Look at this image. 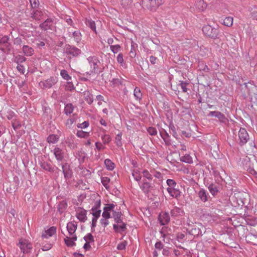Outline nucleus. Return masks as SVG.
<instances>
[{
  "label": "nucleus",
  "instance_id": "a18cd8bd",
  "mask_svg": "<svg viewBox=\"0 0 257 257\" xmlns=\"http://www.w3.org/2000/svg\"><path fill=\"white\" fill-rule=\"evenodd\" d=\"M233 18L231 17H226L222 22V24L227 27H230L233 24Z\"/></svg>",
  "mask_w": 257,
  "mask_h": 257
},
{
  "label": "nucleus",
  "instance_id": "72a5a7b5",
  "mask_svg": "<svg viewBox=\"0 0 257 257\" xmlns=\"http://www.w3.org/2000/svg\"><path fill=\"white\" fill-rule=\"evenodd\" d=\"M208 189L213 196H215L219 192L218 186L213 183H211L208 186Z\"/></svg>",
  "mask_w": 257,
  "mask_h": 257
},
{
  "label": "nucleus",
  "instance_id": "9d476101",
  "mask_svg": "<svg viewBox=\"0 0 257 257\" xmlns=\"http://www.w3.org/2000/svg\"><path fill=\"white\" fill-rule=\"evenodd\" d=\"M9 40V38L6 36L0 39V50L4 53H8L11 50V45Z\"/></svg>",
  "mask_w": 257,
  "mask_h": 257
},
{
  "label": "nucleus",
  "instance_id": "c9c22d12",
  "mask_svg": "<svg viewBox=\"0 0 257 257\" xmlns=\"http://www.w3.org/2000/svg\"><path fill=\"white\" fill-rule=\"evenodd\" d=\"M74 109V106L72 103H67L65 105L64 113L67 115H70L73 112Z\"/></svg>",
  "mask_w": 257,
  "mask_h": 257
},
{
  "label": "nucleus",
  "instance_id": "b1692460",
  "mask_svg": "<svg viewBox=\"0 0 257 257\" xmlns=\"http://www.w3.org/2000/svg\"><path fill=\"white\" fill-rule=\"evenodd\" d=\"M170 213L172 217H179L183 216L184 214V212L182 208L175 206L171 210Z\"/></svg>",
  "mask_w": 257,
  "mask_h": 257
},
{
  "label": "nucleus",
  "instance_id": "423d86ee",
  "mask_svg": "<svg viewBox=\"0 0 257 257\" xmlns=\"http://www.w3.org/2000/svg\"><path fill=\"white\" fill-rule=\"evenodd\" d=\"M17 245L20 248L21 251L24 253H29L32 249L31 243L28 240L21 238Z\"/></svg>",
  "mask_w": 257,
  "mask_h": 257
},
{
  "label": "nucleus",
  "instance_id": "ea45409f",
  "mask_svg": "<svg viewBox=\"0 0 257 257\" xmlns=\"http://www.w3.org/2000/svg\"><path fill=\"white\" fill-rule=\"evenodd\" d=\"M134 95L136 100L140 101L142 98V93L138 87H136L134 91Z\"/></svg>",
  "mask_w": 257,
  "mask_h": 257
},
{
  "label": "nucleus",
  "instance_id": "0eeeda50",
  "mask_svg": "<svg viewBox=\"0 0 257 257\" xmlns=\"http://www.w3.org/2000/svg\"><path fill=\"white\" fill-rule=\"evenodd\" d=\"M47 17H48L47 11L41 9L34 10L31 13V17L36 21H41Z\"/></svg>",
  "mask_w": 257,
  "mask_h": 257
},
{
  "label": "nucleus",
  "instance_id": "f257e3e1",
  "mask_svg": "<svg viewBox=\"0 0 257 257\" xmlns=\"http://www.w3.org/2000/svg\"><path fill=\"white\" fill-rule=\"evenodd\" d=\"M87 61L90 67L89 71L86 72V74L90 75L92 74L98 73L99 70L100 60L96 56H90L87 58Z\"/></svg>",
  "mask_w": 257,
  "mask_h": 257
},
{
  "label": "nucleus",
  "instance_id": "bb28decb",
  "mask_svg": "<svg viewBox=\"0 0 257 257\" xmlns=\"http://www.w3.org/2000/svg\"><path fill=\"white\" fill-rule=\"evenodd\" d=\"M194 6L196 9L199 11H203L207 7V4L203 0H196L195 2Z\"/></svg>",
  "mask_w": 257,
  "mask_h": 257
},
{
  "label": "nucleus",
  "instance_id": "9b49d317",
  "mask_svg": "<svg viewBox=\"0 0 257 257\" xmlns=\"http://www.w3.org/2000/svg\"><path fill=\"white\" fill-rule=\"evenodd\" d=\"M238 138L239 140V144L243 146L249 140V135L246 129L241 127L238 132Z\"/></svg>",
  "mask_w": 257,
  "mask_h": 257
},
{
  "label": "nucleus",
  "instance_id": "6ab92c4d",
  "mask_svg": "<svg viewBox=\"0 0 257 257\" xmlns=\"http://www.w3.org/2000/svg\"><path fill=\"white\" fill-rule=\"evenodd\" d=\"M208 115L209 116H214L215 117H217L219 119V120L221 122H223V123H225L227 121V118H226V116H225V115L223 113H222L219 111H210L209 112V114H208Z\"/></svg>",
  "mask_w": 257,
  "mask_h": 257
},
{
  "label": "nucleus",
  "instance_id": "8fccbe9b",
  "mask_svg": "<svg viewBox=\"0 0 257 257\" xmlns=\"http://www.w3.org/2000/svg\"><path fill=\"white\" fill-rule=\"evenodd\" d=\"M76 136L80 138H87L89 136V133L83 131H78L76 133Z\"/></svg>",
  "mask_w": 257,
  "mask_h": 257
},
{
  "label": "nucleus",
  "instance_id": "79ce46f5",
  "mask_svg": "<svg viewBox=\"0 0 257 257\" xmlns=\"http://www.w3.org/2000/svg\"><path fill=\"white\" fill-rule=\"evenodd\" d=\"M85 24L86 26L90 28V29L96 33L95 23L94 21L91 19H86L85 20Z\"/></svg>",
  "mask_w": 257,
  "mask_h": 257
},
{
  "label": "nucleus",
  "instance_id": "dca6fc26",
  "mask_svg": "<svg viewBox=\"0 0 257 257\" xmlns=\"http://www.w3.org/2000/svg\"><path fill=\"white\" fill-rule=\"evenodd\" d=\"M197 195L200 200L203 203L207 202L211 198L209 193L204 188H201L197 192Z\"/></svg>",
  "mask_w": 257,
  "mask_h": 257
},
{
  "label": "nucleus",
  "instance_id": "f3484780",
  "mask_svg": "<svg viewBox=\"0 0 257 257\" xmlns=\"http://www.w3.org/2000/svg\"><path fill=\"white\" fill-rule=\"evenodd\" d=\"M140 187L145 194H148L151 190L154 189L153 184L146 180H143V182L140 184Z\"/></svg>",
  "mask_w": 257,
  "mask_h": 257
},
{
  "label": "nucleus",
  "instance_id": "052dcab7",
  "mask_svg": "<svg viewBox=\"0 0 257 257\" xmlns=\"http://www.w3.org/2000/svg\"><path fill=\"white\" fill-rule=\"evenodd\" d=\"M167 184L168 186V188H175L177 186L176 182L173 179H168L166 181Z\"/></svg>",
  "mask_w": 257,
  "mask_h": 257
},
{
  "label": "nucleus",
  "instance_id": "a211bd4d",
  "mask_svg": "<svg viewBox=\"0 0 257 257\" xmlns=\"http://www.w3.org/2000/svg\"><path fill=\"white\" fill-rule=\"evenodd\" d=\"M86 214L87 212L85 209L79 208L76 210V216L80 221L84 222L87 220Z\"/></svg>",
  "mask_w": 257,
  "mask_h": 257
},
{
  "label": "nucleus",
  "instance_id": "7c9ffc66",
  "mask_svg": "<svg viewBox=\"0 0 257 257\" xmlns=\"http://www.w3.org/2000/svg\"><path fill=\"white\" fill-rule=\"evenodd\" d=\"M22 50L25 55L27 56H31L34 53V49L28 45H24L22 48Z\"/></svg>",
  "mask_w": 257,
  "mask_h": 257
},
{
  "label": "nucleus",
  "instance_id": "4468645a",
  "mask_svg": "<svg viewBox=\"0 0 257 257\" xmlns=\"http://www.w3.org/2000/svg\"><path fill=\"white\" fill-rule=\"evenodd\" d=\"M113 228L115 232L122 234L126 230V224L122 220L113 224Z\"/></svg>",
  "mask_w": 257,
  "mask_h": 257
},
{
  "label": "nucleus",
  "instance_id": "e433bc0d",
  "mask_svg": "<svg viewBox=\"0 0 257 257\" xmlns=\"http://www.w3.org/2000/svg\"><path fill=\"white\" fill-rule=\"evenodd\" d=\"M59 137L57 135L51 134L48 136L47 142L48 143L56 144L59 140Z\"/></svg>",
  "mask_w": 257,
  "mask_h": 257
},
{
  "label": "nucleus",
  "instance_id": "338daca9",
  "mask_svg": "<svg viewBox=\"0 0 257 257\" xmlns=\"http://www.w3.org/2000/svg\"><path fill=\"white\" fill-rule=\"evenodd\" d=\"M75 88V87L72 82L68 81L65 85V89L68 91H72Z\"/></svg>",
  "mask_w": 257,
  "mask_h": 257
},
{
  "label": "nucleus",
  "instance_id": "a878e982",
  "mask_svg": "<svg viewBox=\"0 0 257 257\" xmlns=\"http://www.w3.org/2000/svg\"><path fill=\"white\" fill-rule=\"evenodd\" d=\"M167 191L170 194V195L175 198H178L180 196L181 192L179 189L175 188H167Z\"/></svg>",
  "mask_w": 257,
  "mask_h": 257
},
{
  "label": "nucleus",
  "instance_id": "1a4fd4ad",
  "mask_svg": "<svg viewBox=\"0 0 257 257\" xmlns=\"http://www.w3.org/2000/svg\"><path fill=\"white\" fill-rule=\"evenodd\" d=\"M51 152L58 163L62 162L64 160L65 152L62 149L58 147V146H55Z\"/></svg>",
  "mask_w": 257,
  "mask_h": 257
},
{
  "label": "nucleus",
  "instance_id": "cd10ccee",
  "mask_svg": "<svg viewBox=\"0 0 257 257\" xmlns=\"http://www.w3.org/2000/svg\"><path fill=\"white\" fill-rule=\"evenodd\" d=\"M56 233V227L55 226H52L48 229L45 231L44 233H43L42 237L43 238H48L52 236Z\"/></svg>",
  "mask_w": 257,
  "mask_h": 257
},
{
  "label": "nucleus",
  "instance_id": "603ef678",
  "mask_svg": "<svg viewBox=\"0 0 257 257\" xmlns=\"http://www.w3.org/2000/svg\"><path fill=\"white\" fill-rule=\"evenodd\" d=\"M189 84L187 81H180L178 85L180 86L182 91L183 92H186L187 91V86Z\"/></svg>",
  "mask_w": 257,
  "mask_h": 257
},
{
  "label": "nucleus",
  "instance_id": "5701e85b",
  "mask_svg": "<svg viewBox=\"0 0 257 257\" xmlns=\"http://www.w3.org/2000/svg\"><path fill=\"white\" fill-rule=\"evenodd\" d=\"M77 239V236L76 235H74L71 236V237L66 236L64 238V241L67 246L72 247L76 245L75 241H76Z\"/></svg>",
  "mask_w": 257,
  "mask_h": 257
},
{
  "label": "nucleus",
  "instance_id": "f03ea898",
  "mask_svg": "<svg viewBox=\"0 0 257 257\" xmlns=\"http://www.w3.org/2000/svg\"><path fill=\"white\" fill-rule=\"evenodd\" d=\"M203 34L213 39H219L221 36V33L218 28H213L210 25H205L202 28Z\"/></svg>",
  "mask_w": 257,
  "mask_h": 257
},
{
  "label": "nucleus",
  "instance_id": "37998d69",
  "mask_svg": "<svg viewBox=\"0 0 257 257\" xmlns=\"http://www.w3.org/2000/svg\"><path fill=\"white\" fill-rule=\"evenodd\" d=\"M75 116H76V114H73V117L68 118L66 120L65 124L67 127L70 128L71 127L73 123L74 122H75V121H76Z\"/></svg>",
  "mask_w": 257,
  "mask_h": 257
},
{
  "label": "nucleus",
  "instance_id": "c85d7f7f",
  "mask_svg": "<svg viewBox=\"0 0 257 257\" xmlns=\"http://www.w3.org/2000/svg\"><path fill=\"white\" fill-rule=\"evenodd\" d=\"M122 214L118 210L113 211L111 215V217L114 219V221L116 223H119V222L122 220Z\"/></svg>",
  "mask_w": 257,
  "mask_h": 257
},
{
  "label": "nucleus",
  "instance_id": "f8f14e48",
  "mask_svg": "<svg viewBox=\"0 0 257 257\" xmlns=\"http://www.w3.org/2000/svg\"><path fill=\"white\" fill-rule=\"evenodd\" d=\"M54 20L52 18H47L43 23H41L39 27L44 31L48 30H53L54 29Z\"/></svg>",
  "mask_w": 257,
  "mask_h": 257
},
{
  "label": "nucleus",
  "instance_id": "4d7b16f0",
  "mask_svg": "<svg viewBox=\"0 0 257 257\" xmlns=\"http://www.w3.org/2000/svg\"><path fill=\"white\" fill-rule=\"evenodd\" d=\"M117 62L122 67L125 65V63L124 62L123 55L122 53H119L116 58Z\"/></svg>",
  "mask_w": 257,
  "mask_h": 257
},
{
  "label": "nucleus",
  "instance_id": "5fc2aeb1",
  "mask_svg": "<svg viewBox=\"0 0 257 257\" xmlns=\"http://www.w3.org/2000/svg\"><path fill=\"white\" fill-rule=\"evenodd\" d=\"M201 231L199 228H193L190 231V234L194 236L201 234Z\"/></svg>",
  "mask_w": 257,
  "mask_h": 257
},
{
  "label": "nucleus",
  "instance_id": "412c9836",
  "mask_svg": "<svg viewBox=\"0 0 257 257\" xmlns=\"http://www.w3.org/2000/svg\"><path fill=\"white\" fill-rule=\"evenodd\" d=\"M66 228L70 236L76 235L75 232L77 228V224L76 223L74 222H69L67 224Z\"/></svg>",
  "mask_w": 257,
  "mask_h": 257
},
{
  "label": "nucleus",
  "instance_id": "13d9d810",
  "mask_svg": "<svg viewBox=\"0 0 257 257\" xmlns=\"http://www.w3.org/2000/svg\"><path fill=\"white\" fill-rule=\"evenodd\" d=\"M110 49L111 52L114 54L117 53L121 50V47L119 45H110Z\"/></svg>",
  "mask_w": 257,
  "mask_h": 257
},
{
  "label": "nucleus",
  "instance_id": "e2e57ef3",
  "mask_svg": "<svg viewBox=\"0 0 257 257\" xmlns=\"http://www.w3.org/2000/svg\"><path fill=\"white\" fill-rule=\"evenodd\" d=\"M31 8L33 9L38 8L39 6V0H29Z\"/></svg>",
  "mask_w": 257,
  "mask_h": 257
},
{
  "label": "nucleus",
  "instance_id": "aec40b11",
  "mask_svg": "<svg viewBox=\"0 0 257 257\" xmlns=\"http://www.w3.org/2000/svg\"><path fill=\"white\" fill-rule=\"evenodd\" d=\"M170 220V215L168 212H164L160 214L159 216V220L162 225L167 224Z\"/></svg>",
  "mask_w": 257,
  "mask_h": 257
},
{
  "label": "nucleus",
  "instance_id": "393cba45",
  "mask_svg": "<svg viewBox=\"0 0 257 257\" xmlns=\"http://www.w3.org/2000/svg\"><path fill=\"white\" fill-rule=\"evenodd\" d=\"M153 178L155 177L156 179L154 182L156 183L159 184L163 180V175L160 172L156 171L155 169H152Z\"/></svg>",
  "mask_w": 257,
  "mask_h": 257
},
{
  "label": "nucleus",
  "instance_id": "0e129e2a",
  "mask_svg": "<svg viewBox=\"0 0 257 257\" xmlns=\"http://www.w3.org/2000/svg\"><path fill=\"white\" fill-rule=\"evenodd\" d=\"M91 214H92L93 217H95L96 218H99L101 213L100 209H95L91 208Z\"/></svg>",
  "mask_w": 257,
  "mask_h": 257
},
{
  "label": "nucleus",
  "instance_id": "6e6d98bb",
  "mask_svg": "<svg viewBox=\"0 0 257 257\" xmlns=\"http://www.w3.org/2000/svg\"><path fill=\"white\" fill-rule=\"evenodd\" d=\"M110 217H106L105 216H102V218L100 220V223L104 228L108 225L109 221L108 219Z\"/></svg>",
  "mask_w": 257,
  "mask_h": 257
},
{
  "label": "nucleus",
  "instance_id": "f704fd0d",
  "mask_svg": "<svg viewBox=\"0 0 257 257\" xmlns=\"http://www.w3.org/2000/svg\"><path fill=\"white\" fill-rule=\"evenodd\" d=\"M85 96V100L89 104H91L93 102V96L89 91H85L84 92Z\"/></svg>",
  "mask_w": 257,
  "mask_h": 257
},
{
  "label": "nucleus",
  "instance_id": "39448f33",
  "mask_svg": "<svg viewBox=\"0 0 257 257\" xmlns=\"http://www.w3.org/2000/svg\"><path fill=\"white\" fill-rule=\"evenodd\" d=\"M64 53L72 57H76L80 55L81 51L74 46L66 44L64 47Z\"/></svg>",
  "mask_w": 257,
  "mask_h": 257
},
{
  "label": "nucleus",
  "instance_id": "774afa93",
  "mask_svg": "<svg viewBox=\"0 0 257 257\" xmlns=\"http://www.w3.org/2000/svg\"><path fill=\"white\" fill-rule=\"evenodd\" d=\"M185 235L183 233H178L176 235V239L180 242H183L184 241Z\"/></svg>",
  "mask_w": 257,
  "mask_h": 257
},
{
  "label": "nucleus",
  "instance_id": "6e6552de",
  "mask_svg": "<svg viewBox=\"0 0 257 257\" xmlns=\"http://www.w3.org/2000/svg\"><path fill=\"white\" fill-rule=\"evenodd\" d=\"M58 81L57 78L54 77H50L49 78L41 81L39 83L40 87L44 89H49L54 85Z\"/></svg>",
  "mask_w": 257,
  "mask_h": 257
},
{
  "label": "nucleus",
  "instance_id": "680f3d73",
  "mask_svg": "<svg viewBox=\"0 0 257 257\" xmlns=\"http://www.w3.org/2000/svg\"><path fill=\"white\" fill-rule=\"evenodd\" d=\"M83 239H84V240L86 242H91L94 241V237H93V235L90 233L87 234V235H86L83 237Z\"/></svg>",
  "mask_w": 257,
  "mask_h": 257
},
{
  "label": "nucleus",
  "instance_id": "3c124183",
  "mask_svg": "<svg viewBox=\"0 0 257 257\" xmlns=\"http://www.w3.org/2000/svg\"><path fill=\"white\" fill-rule=\"evenodd\" d=\"M12 124L13 128L16 131L21 127V122L17 119H13L12 121Z\"/></svg>",
  "mask_w": 257,
  "mask_h": 257
},
{
  "label": "nucleus",
  "instance_id": "473e14b6",
  "mask_svg": "<svg viewBox=\"0 0 257 257\" xmlns=\"http://www.w3.org/2000/svg\"><path fill=\"white\" fill-rule=\"evenodd\" d=\"M138 48V45L134 41L131 42V49L129 52L130 57L131 58H134L136 56V51Z\"/></svg>",
  "mask_w": 257,
  "mask_h": 257
},
{
  "label": "nucleus",
  "instance_id": "de8ad7c7",
  "mask_svg": "<svg viewBox=\"0 0 257 257\" xmlns=\"http://www.w3.org/2000/svg\"><path fill=\"white\" fill-rule=\"evenodd\" d=\"M60 75L64 79L67 81H69L72 79L71 76L69 75L68 72L65 69L61 70Z\"/></svg>",
  "mask_w": 257,
  "mask_h": 257
},
{
  "label": "nucleus",
  "instance_id": "c756f323",
  "mask_svg": "<svg viewBox=\"0 0 257 257\" xmlns=\"http://www.w3.org/2000/svg\"><path fill=\"white\" fill-rule=\"evenodd\" d=\"M67 203L66 201L62 200L57 205V210L60 213L62 214L65 211L67 208Z\"/></svg>",
  "mask_w": 257,
  "mask_h": 257
},
{
  "label": "nucleus",
  "instance_id": "7ed1b4c3",
  "mask_svg": "<svg viewBox=\"0 0 257 257\" xmlns=\"http://www.w3.org/2000/svg\"><path fill=\"white\" fill-rule=\"evenodd\" d=\"M164 3V0H143L142 5L143 8H146L150 11L154 12Z\"/></svg>",
  "mask_w": 257,
  "mask_h": 257
},
{
  "label": "nucleus",
  "instance_id": "09e8293b",
  "mask_svg": "<svg viewBox=\"0 0 257 257\" xmlns=\"http://www.w3.org/2000/svg\"><path fill=\"white\" fill-rule=\"evenodd\" d=\"M170 133L176 139H178V134L176 132V129L173 123H170L169 124Z\"/></svg>",
  "mask_w": 257,
  "mask_h": 257
},
{
  "label": "nucleus",
  "instance_id": "4be33fe9",
  "mask_svg": "<svg viewBox=\"0 0 257 257\" xmlns=\"http://www.w3.org/2000/svg\"><path fill=\"white\" fill-rule=\"evenodd\" d=\"M160 135L164 140L166 146H169L171 145L170 137L168 133L164 129H162L160 131Z\"/></svg>",
  "mask_w": 257,
  "mask_h": 257
},
{
  "label": "nucleus",
  "instance_id": "20e7f679",
  "mask_svg": "<svg viewBox=\"0 0 257 257\" xmlns=\"http://www.w3.org/2000/svg\"><path fill=\"white\" fill-rule=\"evenodd\" d=\"M39 164L43 170L50 173H54V177L57 178L59 176V172L60 170L56 166H53L50 163L44 161H40Z\"/></svg>",
  "mask_w": 257,
  "mask_h": 257
},
{
  "label": "nucleus",
  "instance_id": "a19ab883",
  "mask_svg": "<svg viewBox=\"0 0 257 257\" xmlns=\"http://www.w3.org/2000/svg\"><path fill=\"white\" fill-rule=\"evenodd\" d=\"M180 161L188 164H192L193 162L192 158L189 154H185L184 156L181 157Z\"/></svg>",
  "mask_w": 257,
  "mask_h": 257
},
{
  "label": "nucleus",
  "instance_id": "58836bf2",
  "mask_svg": "<svg viewBox=\"0 0 257 257\" xmlns=\"http://www.w3.org/2000/svg\"><path fill=\"white\" fill-rule=\"evenodd\" d=\"M142 173L143 174V177L144 178H146L150 181L153 179V176L152 175V169H151L150 171L148 170L145 169L142 171Z\"/></svg>",
  "mask_w": 257,
  "mask_h": 257
},
{
  "label": "nucleus",
  "instance_id": "864d4df0",
  "mask_svg": "<svg viewBox=\"0 0 257 257\" xmlns=\"http://www.w3.org/2000/svg\"><path fill=\"white\" fill-rule=\"evenodd\" d=\"M249 10L252 18L257 20V7L254 6L253 8H249Z\"/></svg>",
  "mask_w": 257,
  "mask_h": 257
},
{
  "label": "nucleus",
  "instance_id": "ddd939ff",
  "mask_svg": "<svg viewBox=\"0 0 257 257\" xmlns=\"http://www.w3.org/2000/svg\"><path fill=\"white\" fill-rule=\"evenodd\" d=\"M115 205L112 203H108L105 205V206L103 208V212H102V216H105L106 217H111V213H112L113 211H115Z\"/></svg>",
  "mask_w": 257,
  "mask_h": 257
},
{
  "label": "nucleus",
  "instance_id": "2eb2a0df",
  "mask_svg": "<svg viewBox=\"0 0 257 257\" xmlns=\"http://www.w3.org/2000/svg\"><path fill=\"white\" fill-rule=\"evenodd\" d=\"M68 37L73 38L74 41L78 44L82 39V35L80 32L78 30L72 32L70 29L68 30Z\"/></svg>",
  "mask_w": 257,
  "mask_h": 257
},
{
  "label": "nucleus",
  "instance_id": "bf43d9fd",
  "mask_svg": "<svg viewBox=\"0 0 257 257\" xmlns=\"http://www.w3.org/2000/svg\"><path fill=\"white\" fill-rule=\"evenodd\" d=\"M121 136H122V133H120L118 134L115 137V143L117 146L120 147L122 146V143H121Z\"/></svg>",
  "mask_w": 257,
  "mask_h": 257
},
{
  "label": "nucleus",
  "instance_id": "69168bd1",
  "mask_svg": "<svg viewBox=\"0 0 257 257\" xmlns=\"http://www.w3.org/2000/svg\"><path fill=\"white\" fill-rule=\"evenodd\" d=\"M105 145L100 142H96L95 143V148L98 151L102 150L105 149Z\"/></svg>",
  "mask_w": 257,
  "mask_h": 257
},
{
  "label": "nucleus",
  "instance_id": "c03bdc74",
  "mask_svg": "<svg viewBox=\"0 0 257 257\" xmlns=\"http://www.w3.org/2000/svg\"><path fill=\"white\" fill-rule=\"evenodd\" d=\"M132 176L134 179L137 181H140L142 179V176L141 175L140 172L138 170H133L132 171Z\"/></svg>",
  "mask_w": 257,
  "mask_h": 257
},
{
  "label": "nucleus",
  "instance_id": "2f4dec72",
  "mask_svg": "<svg viewBox=\"0 0 257 257\" xmlns=\"http://www.w3.org/2000/svg\"><path fill=\"white\" fill-rule=\"evenodd\" d=\"M103 134L101 135V139L102 141L103 144L107 145L109 144L111 141V138L109 135L105 133L106 131L104 129L102 130Z\"/></svg>",
  "mask_w": 257,
  "mask_h": 257
},
{
  "label": "nucleus",
  "instance_id": "4c0bfd02",
  "mask_svg": "<svg viewBox=\"0 0 257 257\" xmlns=\"http://www.w3.org/2000/svg\"><path fill=\"white\" fill-rule=\"evenodd\" d=\"M104 165L107 170L112 171L115 167V164L109 159L104 160Z\"/></svg>",
  "mask_w": 257,
  "mask_h": 257
},
{
  "label": "nucleus",
  "instance_id": "49530a36",
  "mask_svg": "<svg viewBox=\"0 0 257 257\" xmlns=\"http://www.w3.org/2000/svg\"><path fill=\"white\" fill-rule=\"evenodd\" d=\"M101 182L104 187L106 189L109 188V183L110 182V179L107 177H102L101 178Z\"/></svg>",
  "mask_w": 257,
  "mask_h": 257
}]
</instances>
